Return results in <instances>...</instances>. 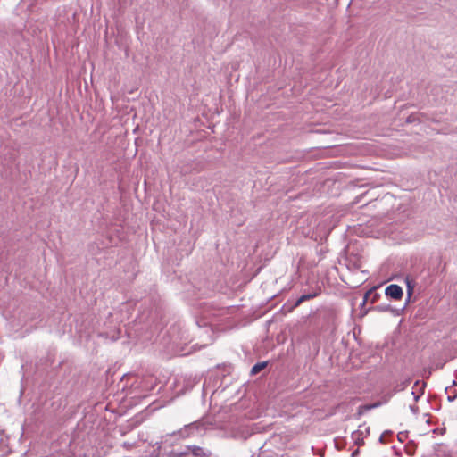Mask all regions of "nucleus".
I'll return each mask as SVG.
<instances>
[{
  "instance_id": "obj_4",
  "label": "nucleus",
  "mask_w": 457,
  "mask_h": 457,
  "mask_svg": "<svg viewBox=\"0 0 457 457\" xmlns=\"http://www.w3.org/2000/svg\"><path fill=\"white\" fill-rule=\"evenodd\" d=\"M192 453L195 456H201V455L204 454V452H203V449L201 447L194 446L193 449H192Z\"/></svg>"
},
{
  "instance_id": "obj_1",
  "label": "nucleus",
  "mask_w": 457,
  "mask_h": 457,
  "mask_svg": "<svg viewBox=\"0 0 457 457\" xmlns=\"http://www.w3.org/2000/svg\"><path fill=\"white\" fill-rule=\"evenodd\" d=\"M386 296L394 299V300H401L402 297H403V289L400 286L398 285H395V284H392V285H389L386 288Z\"/></svg>"
},
{
  "instance_id": "obj_2",
  "label": "nucleus",
  "mask_w": 457,
  "mask_h": 457,
  "mask_svg": "<svg viewBox=\"0 0 457 457\" xmlns=\"http://www.w3.org/2000/svg\"><path fill=\"white\" fill-rule=\"evenodd\" d=\"M320 294V288L317 289L315 292L313 293H311V294H305V295H301L297 301L295 302V303L294 304V306L291 308V310H293L294 308H296L298 307L302 303L305 302V301H308V300H311L316 296H318Z\"/></svg>"
},
{
  "instance_id": "obj_3",
  "label": "nucleus",
  "mask_w": 457,
  "mask_h": 457,
  "mask_svg": "<svg viewBox=\"0 0 457 457\" xmlns=\"http://www.w3.org/2000/svg\"><path fill=\"white\" fill-rule=\"evenodd\" d=\"M267 366V362L266 361H262V362H258L256 363L251 370V374L252 375H256L258 374L260 371H262L265 367Z\"/></svg>"
},
{
  "instance_id": "obj_5",
  "label": "nucleus",
  "mask_w": 457,
  "mask_h": 457,
  "mask_svg": "<svg viewBox=\"0 0 457 457\" xmlns=\"http://www.w3.org/2000/svg\"><path fill=\"white\" fill-rule=\"evenodd\" d=\"M407 287H408V294L411 295L413 291V287L411 285V281L409 280V278H406Z\"/></svg>"
},
{
  "instance_id": "obj_6",
  "label": "nucleus",
  "mask_w": 457,
  "mask_h": 457,
  "mask_svg": "<svg viewBox=\"0 0 457 457\" xmlns=\"http://www.w3.org/2000/svg\"><path fill=\"white\" fill-rule=\"evenodd\" d=\"M357 453H358V450H356L355 452H353V453H352V457H354L355 455H357Z\"/></svg>"
}]
</instances>
